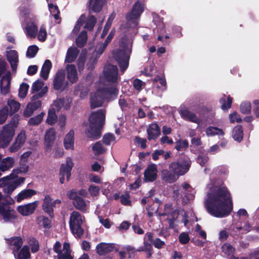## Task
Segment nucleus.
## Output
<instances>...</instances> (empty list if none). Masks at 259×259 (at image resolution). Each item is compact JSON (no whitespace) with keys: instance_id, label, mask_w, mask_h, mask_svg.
Here are the masks:
<instances>
[{"instance_id":"20","label":"nucleus","mask_w":259,"mask_h":259,"mask_svg":"<svg viewBox=\"0 0 259 259\" xmlns=\"http://www.w3.org/2000/svg\"><path fill=\"white\" fill-rule=\"evenodd\" d=\"M55 139L56 132L53 128H50L46 132L45 136L44 144L47 150L51 148Z\"/></svg>"},{"instance_id":"14","label":"nucleus","mask_w":259,"mask_h":259,"mask_svg":"<svg viewBox=\"0 0 259 259\" xmlns=\"http://www.w3.org/2000/svg\"><path fill=\"white\" fill-rule=\"evenodd\" d=\"M157 169L156 164H152L147 167L144 171V181L153 182L157 179Z\"/></svg>"},{"instance_id":"6","label":"nucleus","mask_w":259,"mask_h":259,"mask_svg":"<svg viewBox=\"0 0 259 259\" xmlns=\"http://www.w3.org/2000/svg\"><path fill=\"white\" fill-rule=\"evenodd\" d=\"M144 10L143 4L139 1H137L133 5L131 11L126 15L127 21L133 22L137 25V20L139 18Z\"/></svg>"},{"instance_id":"5","label":"nucleus","mask_w":259,"mask_h":259,"mask_svg":"<svg viewBox=\"0 0 259 259\" xmlns=\"http://www.w3.org/2000/svg\"><path fill=\"white\" fill-rule=\"evenodd\" d=\"M15 134V130L10 124L4 126L0 134V147H7L11 141Z\"/></svg>"},{"instance_id":"35","label":"nucleus","mask_w":259,"mask_h":259,"mask_svg":"<svg viewBox=\"0 0 259 259\" xmlns=\"http://www.w3.org/2000/svg\"><path fill=\"white\" fill-rule=\"evenodd\" d=\"M232 97H231L230 96H228L226 100V96L225 95H224L223 97L221 98L219 100V102L221 104V109L225 111L227 110L230 108L232 106Z\"/></svg>"},{"instance_id":"42","label":"nucleus","mask_w":259,"mask_h":259,"mask_svg":"<svg viewBox=\"0 0 259 259\" xmlns=\"http://www.w3.org/2000/svg\"><path fill=\"white\" fill-rule=\"evenodd\" d=\"M28 165L25 164H21L19 167L13 170V172L11 174V176H13L15 179L18 178L17 175L19 174L26 173L28 170Z\"/></svg>"},{"instance_id":"56","label":"nucleus","mask_w":259,"mask_h":259,"mask_svg":"<svg viewBox=\"0 0 259 259\" xmlns=\"http://www.w3.org/2000/svg\"><path fill=\"white\" fill-rule=\"evenodd\" d=\"M44 84L43 81L38 79L34 81L31 87V92L34 93L39 91Z\"/></svg>"},{"instance_id":"41","label":"nucleus","mask_w":259,"mask_h":259,"mask_svg":"<svg viewBox=\"0 0 259 259\" xmlns=\"http://www.w3.org/2000/svg\"><path fill=\"white\" fill-rule=\"evenodd\" d=\"M126 51V50L119 49L116 52L114 57L117 61L129 60L130 57L127 55Z\"/></svg>"},{"instance_id":"51","label":"nucleus","mask_w":259,"mask_h":259,"mask_svg":"<svg viewBox=\"0 0 259 259\" xmlns=\"http://www.w3.org/2000/svg\"><path fill=\"white\" fill-rule=\"evenodd\" d=\"M251 109V104L249 102L242 103L240 106V111L243 114H249Z\"/></svg>"},{"instance_id":"3","label":"nucleus","mask_w":259,"mask_h":259,"mask_svg":"<svg viewBox=\"0 0 259 259\" xmlns=\"http://www.w3.org/2000/svg\"><path fill=\"white\" fill-rule=\"evenodd\" d=\"M82 220L81 214L76 211H73L70 214L69 219V226L72 233L80 238L84 233V230L81 227Z\"/></svg>"},{"instance_id":"26","label":"nucleus","mask_w":259,"mask_h":259,"mask_svg":"<svg viewBox=\"0 0 259 259\" xmlns=\"http://www.w3.org/2000/svg\"><path fill=\"white\" fill-rule=\"evenodd\" d=\"M99 89L106 99H107L109 96L110 97L113 96L114 98H116L119 92L118 89L115 86L105 87Z\"/></svg>"},{"instance_id":"34","label":"nucleus","mask_w":259,"mask_h":259,"mask_svg":"<svg viewBox=\"0 0 259 259\" xmlns=\"http://www.w3.org/2000/svg\"><path fill=\"white\" fill-rule=\"evenodd\" d=\"M87 40V32L85 30L81 31L76 39V46L79 48H83L86 45Z\"/></svg>"},{"instance_id":"36","label":"nucleus","mask_w":259,"mask_h":259,"mask_svg":"<svg viewBox=\"0 0 259 259\" xmlns=\"http://www.w3.org/2000/svg\"><path fill=\"white\" fill-rule=\"evenodd\" d=\"M73 204L76 209L81 211L86 210L87 204L85 200L81 197L78 196L73 201Z\"/></svg>"},{"instance_id":"40","label":"nucleus","mask_w":259,"mask_h":259,"mask_svg":"<svg viewBox=\"0 0 259 259\" xmlns=\"http://www.w3.org/2000/svg\"><path fill=\"white\" fill-rule=\"evenodd\" d=\"M37 224L42 225L45 229H50L51 227V221L47 217L44 215L38 217L36 219Z\"/></svg>"},{"instance_id":"60","label":"nucleus","mask_w":259,"mask_h":259,"mask_svg":"<svg viewBox=\"0 0 259 259\" xmlns=\"http://www.w3.org/2000/svg\"><path fill=\"white\" fill-rule=\"evenodd\" d=\"M115 137L113 134H105L103 137V142L106 145H109L111 141L115 140Z\"/></svg>"},{"instance_id":"16","label":"nucleus","mask_w":259,"mask_h":259,"mask_svg":"<svg viewBox=\"0 0 259 259\" xmlns=\"http://www.w3.org/2000/svg\"><path fill=\"white\" fill-rule=\"evenodd\" d=\"M52 199L51 196L49 195L45 196L42 204V209L45 212L47 213L51 218L54 216V209Z\"/></svg>"},{"instance_id":"8","label":"nucleus","mask_w":259,"mask_h":259,"mask_svg":"<svg viewBox=\"0 0 259 259\" xmlns=\"http://www.w3.org/2000/svg\"><path fill=\"white\" fill-rule=\"evenodd\" d=\"M118 69L116 65L108 64L105 66L103 74L105 79L113 83H117L118 76Z\"/></svg>"},{"instance_id":"45","label":"nucleus","mask_w":259,"mask_h":259,"mask_svg":"<svg viewBox=\"0 0 259 259\" xmlns=\"http://www.w3.org/2000/svg\"><path fill=\"white\" fill-rule=\"evenodd\" d=\"M188 146L189 142L187 140L180 139L175 142V148L178 151H180L182 150L187 148Z\"/></svg>"},{"instance_id":"10","label":"nucleus","mask_w":259,"mask_h":259,"mask_svg":"<svg viewBox=\"0 0 259 259\" xmlns=\"http://www.w3.org/2000/svg\"><path fill=\"white\" fill-rule=\"evenodd\" d=\"M25 180L24 177H18L15 180H13L11 183L5 186L2 188L3 192L5 194V196L7 197L8 199L10 202L13 201V199L10 196V195L19 186L23 184Z\"/></svg>"},{"instance_id":"2","label":"nucleus","mask_w":259,"mask_h":259,"mask_svg":"<svg viewBox=\"0 0 259 259\" xmlns=\"http://www.w3.org/2000/svg\"><path fill=\"white\" fill-rule=\"evenodd\" d=\"M106 112L104 109H99L92 112L89 118V137L94 140L99 139L101 135V130L105 124Z\"/></svg>"},{"instance_id":"57","label":"nucleus","mask_w":259,"mask_h":259,"mask_svg":"<svg viewBox=\"0 0 259 259\" xmlns=\"http://www.w3.org/2000/svg\"><path fill=\"white\" fill-rule=\"evenodd\" d=\"M190 240L189 234L187 232H182L179 236V241L182 244H187Z\"/></svg>"},{"instance_id":"59","label":"nucleus","mask_w":259,"mask_h":259,"mask_svg":"<svg viewBox=\"0 0 259 259\" xmlns=\"http://www.w3.org/2000/svg\"><path fill=\"white\" fill-rule=\"evenodd\" d=\"M229 119L230 122L232 123H233L235 122L240 123L242 121V118L240 117V115H238L236 111H234L229 115Z\"/></svg>"},{"instance_id":"29","label":"nucleus","mask_w":259,"mask_h":259,"mask_svg":"<svg viewBox=\"0 0 259 259\" xmlns=\"http://www.w3.org/2000/svg\"><path fill=\"white\" fill-rule=\"evenodd\" d=\"M78 54V50L76 48L70 47L67 52L65 62L66 63H72L74 62Z\"/></svg>"},{"instance_id":"54","label":"nucleus","mask_w":259,"mask_h":259,"mask_svg":"<svg viewBox=\"0 0 259 259\" xmlns=\"http://www.w3.org/2000/svg\"><path fill=\"white\" fill-rule=\"evenodd\" d=\"M209 158L207 154H199L197 157L196 161L201 166H204L207 162Z\"/></svg>"},{"instance_id":"39","label":"nucleus","mask_w":259,"mask_h":259,"mask_svg":"<svg viewBox=\"0 0 259 259\" xmlns=\"http://www.w3.org/2000/svg\"><path fill=\"white\" fill-rule=\"evenodd\" d=\"M48 6L50 13L53 15L54 19L56 20H59V21L57 22L59 24L61 22V18L59 15L60 12L58 7L52 3L49 4Z\"/></svg>"},{"instance_id":"61","label":"nucleus","mask_w":259,"mask_h":259,"mask_svg":"<svg viewBox=\"0 0 259 259\" xmlns=\"http://www.w3.org/2000/svg\"><path fill=\"white\" fill-rule=\"evenodd\" d=\"M47 36V33L46 28L45 26H41L39 31L38 39L41 42H44L46 40Z\"/></svg>"},{"instance_id":"31","label":"nucleus","mask_w":259,"mask_h":259,"mask_svg":"<svg viewBox=\"0 0 259 259\" xmlns=\"http://www.w3.org/2000/svg\"><path fill=\"white\" fill-rule=\"evenodd\" d=\"M36 191L34 190L29 189H25L18 194L17 201L20 202L25 199L31 197L32 196L36 194Z\"/></svg>"},{"instance_id":"22","label":"nucleus","mask_w":259,"mask_h":259,"mask_svg":"<svg viewBox=\"0 0 259 259\" xmlns=\"http://www.w3.org/2000/svg\"><path fill=\"white\" fill-rule=\"evenodd\" d=\"M66 71L67 77L69 81L72 83L77 82L78 78L75 66L73 64L67 65Z\"/></svg>"},{"instance_id":"9","label":"nucleus","mask_w":259,"mask_h":259,"mask_svg":"<svg viewBox=\"0 0 259 259\" xmlns=\"http://www.w3.org/2000/svg\"><path fill=\"white\" fill-rule=\"evenodd\" d=\"M11 204L10 201H4L2 206L0 207V214L3 217L6 222H9L16 219V212L9 205Z\"/></svg>"},{"instance_id":"24","label":"nucleus","mask_w":259,"mask_h":259,"mask_svg":"<svg viewBox=\"0 0 259 259\" xmlns=\"http://www.w3.org/2000/svg\"><path fill=\"white\" fill-rule=\"evenodd\" d=\"M180 113L182 118L184 120L196 123H198L199 122V119L197 117L196 115L188 109H182Z\"/></svg>"},{"instance_id":"44","label":"nucleus","mask_w":259,"mask_h":259,"mask_svg":"<svg viewBox=\"0 0 259 259\" xmlns=\"http://www.w3.org/2000/svg\"><path fill=\"white\" fill-rule=\"evenodd\" d=\"M97 23V19L95 16L93 15L89 16L86 21L84 28L89 31L93 29L95 24Z\"/></svg>"},{"instance_id":"48","label":"nucleus","mask_w":259,"mask_h":259,"mask_svg":"<svg viewBox=\"0 0 259 259\" xmlns=\"http://www.w3.org/2000/svg\"><path fill=\"white\" fill-rule=\"evenodd\" d=\"M28 243L31 247V250L32 253H35L39 250V246L38 241L34 237H31L29 239Z\"/></svg>"},{"instance_id":"13","label":"nucleus","mask_w":259,"mask_h":259,"mask_svg":"<svg viewBox=\"0 0 259 259\" xmlns=\"http://www.w3.org/2000/svg\"><path fill=\"white\" fill-rule=\"evenodd\" d=\"M9 248L12 250V253L16 257V253L21 248L23 245V240L21 237H12L7 239Z\"/></svg>"},{"instance_id":"49","label":"nucleus","mask_w":259,"mask_h":259,"mask_svg":"<svg viewBox=\"0 0 259 259\" xmlns=\"http://www.w3.org/2000/svg\"><path fill=\"white\" fill-rule=\"evenodd\" d=\"M38 49V47L36 45L29 46L26 52V56L29 58H34L36 55Z\"/></svg>"},{"instance_id":"37","label":"nucleus","mask_w":259,"mask_h":259,"mask_svg":"<svg viewBox=\"0 0 259 259\" xmlns=\"http://www.w3.org/2000/svg\"><path fill=\"white\" fill-rule=\"evenodd\" d=\"M58 117L54 108L50 109L48 111V117L46 122L49 125L54 124L57 121Z\"/></svg>"},{"instance_id":"53","label":"nucleus","mask_w":259,"mask_h":259,"mask_svg":"<svg viewBox=\"0 0 259 259\" xmlns=\"http://www.w3.org/2000/svg\"><path fill=\"white\" fill-rule=\"evenodd\" d=\"M92 149L96 155H100L103 154L105 150L100 142H97L92 147Z\"/></svg>"},{"instance_id":"28","label":"nucleus","mask_w":259,"mask_h":259,"mask_svg":"<svg viewBox=\"0 0 259 259\" xmlns=\"http://www.w3.org/2000/svg\"><path fill=\"white\" fill-rule=\"evenodd\" d=\"M31 254L29 247L28 245H24L17 253H16V259H29Z\"/></svg>"},{"instance_id":"38","label":"nucleus","mask_w":259,"mask_h":259,"mask_svg":"<svg viewBox=\"0 0 259 259\" xmlns=\"http://www.w3.org/2000/svg\"><path fill=\"white\" fill-rule=\"evenodd\" d=\"M206 134L208 136L215 135L224 136V132L222 129L214 126H209L206 130Z\"/></svg>"},{"instance_id":"27","label":"nucleus","mask_w":259,"mask_h":259,"mask_svg":"<svg viewBox=\"0 0 259 259\" xmlns=\"http://www.w3.org/2000/svg\"><path fill=\"white\" fill-rule=\"evenodd\" d=\"M52 64L50 60H46L41 69L40 75L44 79L48 78L50 71L52 68Z\"/></svg>"},{"instance_id":"47","label":"nucleus","mask_w":259,"mask_h":259,"mask_svg":"<svg viewBox=\"0 0 259 259\" xmlns=\"http://www.w3.org/2000/svg\"><path fill=\"white\" fill-rule=\"evenodd\" d=\"M44 115L45 113L44 112H41L40 114L30 118L28 121L29 125L32 126L38 125L41 122Z\"/></svg>"},{"instance_id":"55","label":"nucleus","mask_w":259,"mask_h":259,"mask_svg":"<svg viewBox=\"0 0 259 259\" xmlns=\"http://www.w3.org/2000/svg\"><path fill=\"white\" fill-rule=\"evenodd\" d=\"M120 202L123 205H132V202L130 200V196L128 193H125V194H123L120 196Z\"/></svg>"},{"instance_id":"1","label":"nucleus","mask_w":259,"mask_h":259,"mask_svg":"<svg viewBox=\"0 0 259 259\" xmlns=\"http://www.w3.org/2000/svg\"><path fill=\"white\" fill-rule=\"evenodd\" d=\"M205 205L208 212L216 218L229 215L233 210V201L226 187H219L207 194Z\"/></svg>"},{"instance_id":"23","label":"nucleus","mask_w":259,"mask_h":259,"mask_svg":"<svg viewBox=\"0 0 259 259\" xmlns=\"http://www.w3.org/2000/svg\"><path fill=\"white\" fill-rule=\"evenodd\" d=\"M106 0H90L88 6L89 11L99 13L102 11Z\"/></svg>"},{"instance_id":"43","label":"nucleus","mask_w":259,"mask_h":259,"mask_svg":"<svg viewBox=\"0 0 259 259\" xmlns=\"http://www.w3.org/2000/svg\"><path fill=\"white\" fill-rule=\"evenodd\" d=\"M115 14H114V13H112L111 15L110 16L109 18H108L107 22L106 23L104 26L103 30L101 35V38H104L107 34L108 32L109 31V30L111 27L112 22L115 17Z\"/></svg>"},{"instance_id":"52","label":"nucleus","mask_w":259,"mask_h":259,"mask_svg":"<svg viewBox=\"0 0 259 259\" xmlns=\"http://www.w3.org/2000/svg\"><path fill=\"white\" fill-rule=\"evenodd\" d=\"M19 10L20 11V15L22 17H23L26 19L31 13V8L30 7H24L23 6H20L19 7Z\"/></svg>"},{"instance_id":"15","label":"nucleus","mask_w":259,"mask_h":259,"mask_svg":"<svg viewBox=\"0 0 259 259\" xmlns=\"http://www.w3.org/2000/svg\"><path fill=\"white\" fill-rule=\"evenodd\" d=\"M38 205V202L35 201L32 203H30L24 205L19 206L17 210L22 215L27 216L33 213Z\"/></svg>"},{"instance_id":"50","label":"nucleus","mask_w":259,"mask_h":259,"mask_svg":"<svg viewBox=\"0 0 259 259\" xmlns=\"http://www.w3.org/2000/svg\"><path fill=\"white\" fill-rule=\"evenodd\" d=\"M29 88V85L26 83L21 84L19 89V96L20 98H24L26 96Z\"/></svg>"},{"instance_id":"63","label":"nucleus","mask_w":259,"mask_h":259,"mask_svg":"<svg viewBox=\"0 0 259 259\" xmlns=\"http://www.w3.org/2000/svg\"><path fill=\"white\" fill-rule=\"evenodd\" d=\"M152 243L149 242L147 240H144V246L141 249H138L139 251H153Z\"/></svg>"},{"instance_id":"18","label":"nucleus","mask_w":259,"mask_h":259,"mask_svg":"<svg viewBox=\"0 0 259 259\" xmlns=\"http://www.w3.org/2000/svg\"><path fill=\"white\" fill-rule=\"evenodd\" d=\"M7 59L10 63L13 71L17 69L19 58L18 52L16 50H11L7 52Z\"/></svg>"},{"instance_id":"32","label":"nucleus","mask_w":259,"mask_h":259,"mask_svg":"<svg viewBox=\"0 0 259 259\" xmlns=\"http://www.w3.org/2000/svg\"><path fill=\"white\" fill-rule=\"evenodd\" d=\"M14 158L8 157L2 160L0 163V170L5 171L14 166Z\"/></svg>"},{"instance_id":"12","label":"nucleus","mask_w":259,"mask_h":259,"mask_svg":"<svg viewBox=\"0 0 259 259\" xmlns=\"http://www.w3.org/2000/svg\"><path fill=\"white\" fill-rule=\"evenodd\" d=\"M105 100V96L100 89H98L96 93L91 95L90 104L91 109L102 106Z\"/></svg>"},{"instance_id":"64","label":"nucleus","mask_w":259,"mask_h":259,"mask_svg":"<svg viewBox=\"0 0 259 259\" xmlns=\"http://www.w3.org/2000/svg\"><path fill=\"white\" fill-rule=\"evenodd\" d=\"M172 210V203H166L164 205L163 212L160 213V216H166L170 214V211Z\"/></svg>"},{"instance_id":"58","label":"nucleus","mask_w":259,"mask_h":259,"mask_svg":"<svg viewBox=\"0 0 259 259\" xmlns=\"http://www.w3.org/2000/svg\"><path fill=\"white\" fill-rule=\"evenodd\" d=\"M15 178L13 176H11V174L7 177H5L0 179V187L3 188L5 185L11 183Z\"/></svg>"},{"instance_id":"25","label":"nucleus","mask_w":259,"mask_h":259,"mask_svg":"<svg viewBox=\"0 0 259 259\" xmlns=\"http://www.w3.org/2000/svg\"><path fill=\"white\" fill-rule=\"evenodd\" d=\"M178 177L176 174L167 169L161 171V178L163 181L167 183H173L176 182Z\"/></svg>"},{"instance_id":"46","label":"nucleus","mask_w":259,"mask_h":259,"mask_svg":"<svg viewBox=\"0 0 259 259\" xmlns=\"http://www.w3.org/2000/svg\"><path fill=\"white\" fill-rule=\"evenodd\" d=\"M8 104L10 107V111L11 114L17 112L19 110L20 106V104L14 100L9 101Z\"/></svg>"},{"instance_id":"11","label":"nucleus","mask_w":259,"mask_h":259,"mask_svg":"<svg viewBox=\"0 0 259 259\" xmlns=\"http://www.w3.org/2000/svg\"><path fill=\"white\" fill-rule=\"evenodd\" d=\"M73 166V163L70 158L66 160V164H62L60 168L59 179L61 184H63L65 180V175H66L67 180L69 181L71 176V171Z\"/></svg>"},{"instance_id":"21","label":"nucleus","mask_w":259,"mask_h":259,"mask_svg":"<svg viewBox=\"0 0 259 259\" xmlns=\"http://www.w3.org/2000/svg\"><path fill=\"white\" fill-rule=\"evenodd\" d=\"M63 144L66 150H74V132L70 130L64 139Z\"/></svg>"},{"instance_id":"30","label":"nucleus","mask_w":259,"mask_h":259,"mask_svg":"<svg viewBox=\"0 0 259 259\" xmlns=\"http://www.w3.org/2000/svg\"><path fill=\"white\" fill-rule=\"evenodd\" d=\"M232 137L236 141L238 142L242 141L243 138V131L241 125H237L233 128Z\"/></svg>"},{"instance_id":"62","label":"nucleus","mask_w":259,"mask_h":259,"mask_svg":"<svg viewBox=\"0 0 259 259\" xmlns=\"http://www.w3.org/2000/svg\"><path fill=\"white\" fill-rule=\"evenodd\" d=\"M8 110L7 107H4L0 110V124L4 123L8 117Z\"/></svg>"},{"instance_id":"4","label":"nucleus","mask_w":259,"mask_h":259,"mask_svg":"<svg viewBox=\"0 0 259 259\" xmlns=\"http://www.w3.org/2000/svg\"><path fill=\"white\" fill-rule=\"evenodd\" d=\"M191 161L189 159L180 160L171 163L169 169L178 177L185 174L190 169Z\"/></svg>"},{"instance_id":"7","label":"nucleus","mask_w":259,"mask_h":259,"mask_svg":"<svg viewBox=\"0 0 259 259\" xmlns=\"http://www.w3.org/2000/svg\"><path fill=\"white\" fill-rule=\"evenodd\" d=\"M65 73L64 70H58L55 74L53 81V88L56 91H64L67 85V82H65Z\"/></svg>"},{"instance_id":"33","label":"nucleus","mask_w":259,"mask_h":259,"mask_svg":"<svg viewBox=\"0 0 259 259\" xmlns=\"http://www.w3.org/2000/svg\"><path fill=\"white\" fill-rule=\"evenodd\" d=\"M25 31L26 34L28 36L31 38H34L37 34L38 28L34 22H32L27 24L25 27Z\"/></svg>"},{"instance_id":"17","label":"nucleus","mask_w":259,"mask_h":259,"mask_svg":"<svg viewBox=\"0 0 259 259\" xmlns=\"http://www.w3.org/2000/svg\"><path fill=\"white\" fill-rule=\"evenodd\" d=\"M147 139L149 141L156 140L160 135V128L156 123L150 124L147 129Z\"/></svg>"},{"instance_id":"19","label":"nucleus","mask_w":259,"mask_h":259,"mask_svg":"<svg viewBox=\"0 0 259 259\" xmlns=\"http://www.w3.org/2000/svg\"><path fill=\"white\" fill-rule=\"evenodd\" d=\"M115 247L113 243L101 242L96 246V252L100 256L105 255L112 251Z\"/></svg>"}]
</instances>
